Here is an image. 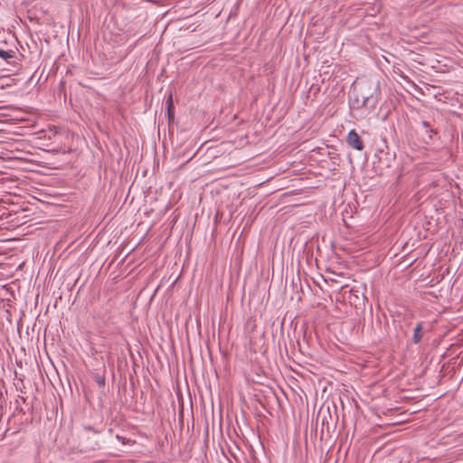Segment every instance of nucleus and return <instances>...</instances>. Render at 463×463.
Returning a JSON list of instances; mask_svg holds the SVG:
<instances>
[{
    "label": "nucleus",
    "mask_w": 463,
    "mask_h": 463,
    "mask_svg": "<svg viewBox=\"0 0 463 463\" xmlns=\"http://www.w3.org/2000/svg\"><path fill=\"white\" fill-rule=\"evenodd\" d=\"M356 91L368 103L373 101L372 107L373 108L381 99L380 80L375 77L361 79Z\"/></svg>",
    "instance_id": "obj_1"
},
{
    "label": "nucleus",
    "mask_w": 463,
    "mask_h": 463,
    "mask_svg": "<svg viewBox=\"0 0 463 463\" xmlns=\"http://www.w3.org/2000/svg\"><path fill=\"white\" fill-rule=\"evenodd\" d=\"M346 141L349 146L355 150L362 151L364 149V142L354 129L348 132Z\"/></svg>",
    "instance_id": "obj_2"
},
{
    "label": "nucleus",
    "mask_w": 463,
    "mask_h": 463,
    "mask_svg": "<svg viewBox=\"0 0 463 463\" xmlns=\"http://www.w3.org/2000/svg\"><path fill=\"white\" fill-rule=\"evenodd\" d=\"M349 104L352 109H359L365 107L368 102L362 99L359 92L354 89L350 96Z\"/></svg>",
    "instance_id": "obj_3"
},
{
    "label": "nucleus",
    "mask_w": 463,
    "mask_h": 463,
    "mask_svg": "<svg viewBox=\"0 0 463 463\" xmlns=\"http://www.w3.org/2000/svg\"><path fill=\"white\" fill-rule=\"evenodd\" d=\"M421 126L425 129V132L429 134V139L432 141L433 136L438 135V130L430 125V123L427 120H421Z\"/></svg>",
    "instance_id": "obj_4"
},
{
    "label": "nucleus",
    "mask_w": 463,
    "mask_h": 463,
    "mask_svg": "<svg viewBox=\"0 0 463 463\" xmlns=\"http://www.w3.org/2000/svg\"><path fill=\"white\" fill-rule=\"evenodd\" d=\"M422 322H420L416 325L413 330L412 342L414 344H419L422 338Z\"/></svg>",
    "instance_id": "obj_5"
},
{
    "label": "nucleus",
    "mask_w": 463,
    "mask_h": 463,
    "mask_svg": "<svg viewBox=\"0 0 463 463\" xmlns=\"http://www.w3.org/2000/svg\"><path fill=\"white\" fill-rule=\"evenodd\" d=\"M15 52L13 50L5 51L0 49V58L6 62H10L9 60L14 58Z\"/></svg>",
    "instance_id": "obj_6"
},
{
    "label": "nucleus",
    "mask_w": 463,
    "mask_h": 463,
    "mask_svg": "<svg viewBox=\"0 0 463 463\" xmlns=\"http://www.w3.org/2000/svg\"><path fill=\"white\" fill-rule=\"evenodd\" d=\"M97 383L99 385L102 386L105 384V379L102 377H99V378H97Z\"/></svg>",
    "instance_id": "obj_7"
}]
</instances>
